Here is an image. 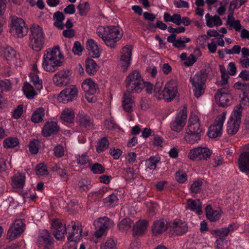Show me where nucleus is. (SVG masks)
<instances>
[{"instance_id":"obj_1","label":"nucleus","mask_w":249,"mask_h":249,"mask_svg":"<svg viewBox=\"0 0 249 249\" xmlns=\"http://www.w3.org/2000/svg\"><path fill=\"white\" fill-rule=\"evenodd\" d=\"M62 58L63 55L60 52L58 46L48 49L43 55L42 68L47 72H53L62 65L63 62L61 60Z\"/></svg>"},{"instance_id":"obj_2","label":"nucleus","mask_w":249,"mask_h":249,"mask_svg":"<svg viewBox=\"0 0 249 249\" xmlns=\"http://www.w3.org/2000/svg\"><path fill=\"white\" fill-rule=\"evenodd\" d=\"M163 83L158 81L156 83L154 89V96L158 100L164 99L167 102L172 101L178 93L177 86L173 80L167 82L163 89Z\"/></svg>"},{"instance_id":"obj_3","label":"nucleus","mask_w":249,"mask_h":249,"mask_svg":"<svg viewBox=\"0 0 249 249\" xmlns=\"http://www.w3.org/2000/svg\"><path fill=\"white\" fill-rule=\"evenodd\" d=\"M126 91L129 92L139 93L144 87V82L138 71L135 70L127 76L125 80Z\"/></svg>"},{"instance_id":"obj_4","label":"nucleus","mask_w":249,"mask_h":249,"mask_svg":"<svg viewBox=\"0 0 249 249\" xmlns=\"http://www.w3.org/2000/svg\"><path fill=\"white\" fill-rule=\"evenodd\" d=\"M207 77L206 70L204 69L197 72L194 76H191L190 82L193 86V90L196 98H199L204 94Z\"/></svg>"},{"instance_id":"obj_5","label":"nucleus","mask_w":249,"mask_h":249,"mask_svg":"<svg viewBox=\"0 0 249 249\" xmlns=\"http://www.w3.org/2000/svg\"><path fill=\"white\" fill-rule=\"evenodd\" d=\"M204 131L203 125H187L184 137V140L186 142L191 144L198 143Z\"/></svg>"},{"instance_id":"obj_6","label":"nucleus","mask_w":249,"mask_h":249,"mask_svg":"<svg viewBox=\"0 0 249 249\" xmlns=\"http://www.w3.org/2000/svg\"><path fill=\"white\" fill-rule=\"evenodd\" d=\"M28 28L21 18L16 16L11 17L10 32L14 36L22 38L28 33Z\"/></svg>"},{"instance_id":"obj_7","label":"nucleus","mask_w":249,"mask_h":249,"mask_svg":"<svg viewBox=\"0 0 249 249\" xmlns=\"http://www.w3.org/2000/svg\"><path fill=\"white\" fill-rule=\"evenodd\" d=\"M103 31L106 36L103 38L104 42L111 48H114L115 43L122 37V34L118 29L115 26H107L103 28Z\"/></svg>"},{"instance_id":"obj_8","label":"nucleus","mask_w":249,"mask_h":249,"mask_svg":"<svg viewBox=\"0 0 249 249\" xmlns=\"http://www.w3.org/2000/svg\"><path fill=\"white\" fill-rule=\"evenodd\" d=\"M212 152L206 147H197L190 150L188 158L193 160H207L211 156Z\"/></svg>"},{"instance_id":"obj_9","label":"nucleus","mask_w":249,"mask_h":249,"mask_svg":"<svg viewBox=\"0 0 249 249\" xmlns=\"http://www.w3.org/2000/svg\"><path fill=\"white\" fill-rule=\"evenodd\" d=\"M94 225L98 228L95 233V235L96 237L100 238L107 229L111 228L114 226V222L107 217L104 216L95 220Z\"/></svg>"},{"instance_id":"obj_10","label":"nucleus","mask_w":249,"mask_h":249,"mask_svg":"<svg viewBox=\"0 0 249 249\" xmlns=\"http://www.w3.org/2000/svg\"><path fill=\"white\" fill-rule=\"evenodd\" d=\"M78 89L74 85H71L61 91L58 96V100L64 104L76 99Z\"/></svg>"},{"instance_id":"obj_11","label":"nucleus","mask_w":249,"mask_h":249,"mask_svg":"<svg viewBox=\"0 0 249 249\" xmlns=\"http://www.w3.org/2000/svg\"><path fill=\"white\" fill-rule=\"evenodd\" d=\"M215 98L216 101L218 100L219 105L222 107L230 106L231 104V95L227 88L218 89L215 94Z\"/></svg>"},{"instance_id":"obj_12","label":"nucleus","mask_w":249,"mask_h":249,"mask_svg":"<svg viewBox=\"0 0 249 249\" xmlns=\"http://www.w3.org/2000/svg\"><path fill=\"white\" fill-rule=\"evenodd\" d=\"M24 226L21 219L16 220L9 228L7 232V238L14 240L18 237L24 231Z\"/></svg>"},{"instance_id":"obj_13","label":"nucleus","mask_w":249,"mask_h":249,"mask_svg":"<svg viewBox=\"0 0 249 249\" xmlns=\"http://www.w3.org/2000/svg\"><path fill=\"white\" fill-rule=\"evenodd\" d=\"M71 74V71L69 70L60 71L53 76V82L59 87L66 86L70 83Z\"/></svg>"},{"instance_id":"obj_14","label":"nucleus","mask_w":249,"mask_h":249,"mask_svg":"<svg viewBox=\"0 0 249 249\" xmlns=\"http://www.w3.org/2000/svg\"><path fill=\"white\" fill-rule=\"evenodd\" d=\"M52 231L55 238L61 240L65 237L66 233V225L59 219H55L52 223Z\"/></svg>"},{"instance_id":"obj_15","label":"nucleus","mask_w":249,"mask_h":249,"mask_svg":"<svg viewBox=\"0 0 249 249\" xmlns=\"http://www.w3.org/2000/svg\"><path fill=\"white\" fill-rule=\"evenodd\" d=\"M132 50V47L131 45H127L122 49L120 65L124 71L127 70L131 64Z\"/></svg>"},{"instance_id":"obj_16","label":"nucleus","mask_w":249,"mask_h":249,"mask_svg":"<svg viewBox=\"0 0 249 249\" xmlns=\"http://www.w3.org/2000/svg\"><path fill=\"white\" fill-rule=\"evenodd\" d=\"M82 88L86 93V97L89 102H92L93 97L91 99L88 97V95H93L99 90L97 85L90 78L85 80L82 84Z\"/></svg>"},{"instance_id":"obj_17","label":"nucleus","mask_w":249,"mask_h":249,"mask_svg":"<svg viewBox=\"0 0 249 249\" xmlns=\"http://www.w3.org/2000/svg\"><path fill=\"white\" fill-rule=\"evenodd\" d=\"M70 226L71 228V231L69 232V236L67 238L68 240L70 242L79 241L82 236V229L81 226L78 224H76L72 221L69 225L68 227Z\"/></svg>"},{"instance_id":"obj_18","label":"nucleus","mask_w":249,"mask_h":249,"mask_svg":"<svg viewBox=\"0 0 249 249\" xmlns=\"http://www.w3.org/2000/svg\"><path fill=\"white\" fill-rule=\"evenodd\" d=\"M51 239L48 231L43 230L39 233L36 245L41 249H48L51 244Z\"/></svg>"},{"instance_id":"obj_19","label":"nucleus","mask_w":249,"mask_h":249,"mask_svg":"<svg viewBox=\"0 0 249 249\" xmlns=\"http://www.w3.org/2000/svg\"><path fill=\"white\" fill-rule=\"evenodd\" d=\"M25 176L24 174L18 173L11 179V185L17 191H21L25 186Z\"/></svg>"},{"instance_id":"obj_20","label":"nucleus","mask_w":249,"mask_h":249,"mask_svg":"<svg viewBox=\"0 0 249 249\" xmlns=\"http://www.w3.org/2000/svg\"><path fill=\"white\" fill-rule=\"evenodd\" d=\"M131 93L126 91L123 97V107L127 112H131L135 107L134 99Z\"/></svg>"},{"instance_id":"obj_21","label":"nucleus","mask_w":249,"mask_h":249,"mask_svg":"<svg viewBox=\"0 0 249 249\" xmlns=\"http://www.w3.org/2000/svg\"><path fill=\"white\" fill-rule=\"evenodd\" d=\"M242 107L240 104L236 106L228 120V124H240L241 122V113Z\"/></svg>"},{"instance_id":"obj_22","label":"nucleus","mask_w":249,"mask_h":249,"mask_svg":"<svg viewBox=\"0 0 249 249\" xmlns=\"http://www.w3.org/2000/svg\"><path fill=\"white\" fill-rule=\"evenodd\" d=\"M205 211L207 219L211 222L218 221L220 218L222 213L220 209L214 210L210 205L206 206Z\"/></svg>"},{"instance_id":"obj_23","label":"nucleus","mask_w":249,"mask_h":249,"mask_svg":"<svg viewBox=\"0 0 249 249\" xmlns=\"http://www.w3.org/2000/svg\"><path fill=\"white\" fill-rule=\"evenodd\" d=\"M239 169L246 174L249 173V152H243L239 159Z\"/></svg>"},{"instance_id":"obj_24","label":"nucleus","mask_w":249,"mask_h":249,"mask_svg":"<svg viewBox=\"0 0 249 249\" xmlns=\"http://www.w3.org/2000/svg\"><path fill=\"white\" fill-rule=\"evenodd\" d=\"M86 47L88 50L89 54L93 58H98L100 55V50L97 43L92 39H89L86 43Z\"/></svg>"},{"instance_id":"obj_25","label":"nucleus","mask_w":249,"mask_h":249,"mask_svg":"<svg viewBox=\"0 0 249 249\" xmlns=\"http://www.w3.org/2000/svg\"><path fill=\"white\" fill-rule=\"evenodd\" d=\"M60 119L63 123L71 124L74 119V110L71 108H66L62 111Z\"/></svg>"},{"instance_id":"obj_26","label":"nucleus","mask_w":249,"mask_h":249,"mask_svg":"<svg viewBox=\"0 0 249 249\" xmlns=\"http://www.w3.org/2000/svg\"><path fill=\"white\" fill-rule=\"evenodd\" d=\"M186 208L196 213L198 215H200L202 213V211L201 210V203L199 199H188L186 203Z\"/></svg>"},{"instance_id":"obj_27","label":"nucleus","mask_w":249,"mask_h":249,"mask_svg":"<svg viewBox=\"0 0 249 249\" xmlns=\"http://www.w3.org/2000/svg\"><path fill=\"white\" fill-rule=\"evenodd\" d=\"M172 226L178 235L184 234L188 231V226L186 223L180 220H175L173 222Z\"/></svg>"},{"instance_id":"obj_28","label":"nucleus","mask_w":249,"mask_h":249,"mask_svg":"<svg viewBox=\"0 0 249 249\" xmlns=\"http://www.w3.org/2000/svg\"><path fill=\"white\" fill-rule=\"evenodd\" d=\"M237 227L234 223L230 224L227 227L213 230V233L219 236H227L237 229Z\"/></svg>"},{"instance_id":"obj_29","label":"nucleus","mask_w":249,"mask_h":249,"mask_svg":"<svg viewBox=\"0 0 249 249\" xmlns=\"http://www.w3.org/2000/svg\"><path fill=\"white\" fill-rule=\"evenodd\" d=\"M167 229L166 225L163 220H157L155 221L152 226V232L155 235L161 234Z\"/></svg>"},{"instance_id":"obj_30","label":"nucleus","mask_w":249,"mask_h":249,"mask_svg":"<svg viewBox=\"0 0 249 249\" xmlns=\"http://www.w3.org/2000/svg\"><path fill=\"white\" fill-rule=\"evenodd\" d=\"M29 39H44L41 27L38 25L33 24L30 28Z\"/></svg>"},{"instance_id":"obj_31","label":"nucleus","mask_w":249,"mask_h":249,"mask_svg":"<svg viewBox=\"0 0 249 249\" xmlns=\"http://www.w3.org/2000/svg\"><path fill=\"white\" fill-rule=\"evenodd\" d=\"M222 125H210L207 135L210 138L215 139L221 136Z\"/></svg>"},{"instance_id":"obj_32","label":"nucleus","mask_w":249,"mask_h":249,"mask_svg":"<svg viewBox=\"0 0 249 249\" xmlns=\"http://www.w3.org/2000/svg\"><path fill=\"white\" fill-rule=\"evenodd\" d=\"M147 228V222L146 220H139L133 227V233L135 235H140L146 231Z\"/></svg>"},{"instance_id":"obj_33","label":"nucleus","mask_w":249,"mask_h":249,"mask_svg":"<svg viewBox=\"0 0 249 249\" xmlns=\"http://www.w3.org/2000/svg\"><path fill=\"white\" fill-rule=\"evenodd\" d=\"M45 115L44 109L43 107L37 108L33 113L31 120L35 124L39 123L43 120Z\"/></svg>"},{"instance_id":"obj_34","label":"nucleus","mask_w":249,"mask_h":249,"mask_svg":"<svg viewBox=\"0 0 249 249\" xmlns=\"http://www.w3.org/2000/svg\"><path fill=\"white\" fill-rule=\"evenodd\" d=\"M187 107L184 106L182 109L178 113L175 119L177 124H185L187 120Z\"/></svg>"},{"instance_id":"obj_35","label":"nucleus","mask_w":249,"mask_h":249,"mask_svg":"<svg viewBox=\"0 0 249 249\" xmlns=\"http://www.w3.org/2000/svg\"><path fill=\"white\" fill-rule=\"evenodd\" d=\"M98 69L96 62L92 59L88 58L86 61V71L89 74H94Z\"/></svg>"},{"instance_id":"obj_36","label":"nucleus","mask_w":249,"mask_h":249,"mask_svg":"<svg viewBox=\"0 0 249 249\" xmlns=\"http://www.w3.org/2000/svg\"><path fill=\"white\" fill-rule=\"evenodd\" d=\"M76 120L81 124H91L93 123V120L82 111L77 114Z\"/></svg>"},{"instance_id":"obj_37","label":"nucleus","mask_w":249,"mask_h":249,"mask_svg":"<svg viewBox=\"0 0 249 249\" xmlns=\"http://www.w3.org/2000/svg\"><path fill=\"white\" fill-rule=\"evenodd\" d=\"M35 89V87L34 88L32 85L28 83H25L22 87V90L28 99H32L36 95Z\"/></svg>"},{"instance_id":"obj_38","label":"nucleus","mask_w":249,"mask_h":249,"mask_svg":"<svg viewBox=\"0 0 249 249\" xmlns=\"http://www.w3.org/2000/svg\"><path fill=\"white\" fill-rule=\"evenodd\" d=\"M58 125H44L42 129V134L47 137L55 134L59 130Z\"/></svg>"},{"instance_id":"obj_39","label":"nucleus","mask_w":249,"mask_h":249,"mask_svg":"<svg viewBox=\"0 0 249 249\" xmlns=\"http://www.w3.org/2000/svg\"><path fill=\"white\" fill-rule=\"evenodd\" d=\"M30 46L35 51H39L43 48L44 39H29Z\"/></svg>"},{"instance_id":"obj_40","label":"nucleus","mask_w":249,"mask_h":249,"mask_svg":"<svg viewBox=\"0 0 249 249\" xmlns=\"http://www.w3.org/2000/svg\"><path fill=\"white\" fill-rule=\"evenodd\" d=\"M4 58L7 61H14L16 53V51L10 47H7L3 49Z\"/></svg>"},{"instance_id":"obj_41","label":"nucleus","mask_w":249,"mask_h":249,"mask_svg":"<svg viewBox=\"0 0 249 249\" xmlns=\"http://www.w3.org/2000/svg\"><path fill=\"white\" fill-rule=\"evenodd\" d=\"M133 224V221L129 218L122 219L118 225L119 230L121 231H127Z\"/></svg>"},{"instance_id":"obj_42","label":"nucleus","mask_w":249,"mask_h":249,"mask_svg":"<svg viewBox=\"0 0 249 249\" xmlns=\"http://www.w3.org/2000/svg\"><path fill=\"white\" fill-rule=\"evenodd\" d=\"M160 158L158 157H151L146 160L145 166L147 168L154 170L156 169L157 164L159 163Z\"/></svg>"},{"instance_id":"obj_43","label":"nucleus","mask_w":249,"mask_h":249,"mask_svg":"<svg viewBox=\"0 0 249 249\" xmlns=\"http://www.w3.org/2000/svg\"><path fill=\"white\" fill-rule=\"evenodd\" d=\"M109 142L107 138H102L97 143L96 146V151L98 153H101L108 147Z\"/></svg>"},{"instance_id":"obj_44","label":"nucleus","mask_w":249,"mask_h":249,"mask_svg":"<svg viewBox=\"0 0 249 249\" xmlns=\"http://www.w3.org/2000/svg\"><path fill=\"white\" fill-rule=\"evenodd\" d=\"M30 77L31 82L35 87L36 89L40 90L42 89V80L39 79L38 76L36 74L31 73Z\"/></svg>"},{"instance_id":"obj_45","label":"nucleus","mask_w":249,"mask_h":249,"mask_svg":"<svg viewBox=\"0 0 249 249\" xmlns=\"http://www.w3.org/2000/svg\"><path fill=\"white\" fill-rule=\"evenodd\" d=\"M222 24V21L218 16L212 17L207 20L206 24L209 27H213L214 26H220Z\"/></svg>"},{"instance_id":"obj_46","label":"nucleus","mask_w":249,"mask_h":249,"mask_svg":"<svg viewBox=\"0 0 249 249\" xmlns=\"http://www.w3.org/2000/svg\"><path fill=\"white\" fill-rule=\"evenodd\" d=\"M233 87L236 89H240L243 91L244 96L243 98L242 101H246V99L248 101L249 100V98L247 97L245 95V90L249 89V84L238 82L234 84Z\"/></svg>"},{"instance_id":"obj_47","label":"nucleus","mask_w":249,"mask_h":249,"mask_svg":"<svg viewBox=\"0 0 249 249\" xmlns=\"http://www.w3.org/2000/svg\"><path fill=\"white\" fill-rule=\"evenodd\" d=\"M18 144V140L15 138H8L3 141V146L5 148H13Z\"/></svg>"},{"instance_id":"obj_48","label":"nucleus","mask_w":249,"mask_h":249,"mask_svg":"<svg viewBox=\"0 0 249 249\" xmlns=\"http://www.w3.org/2000/svg\"><path fill=\"white\" fill-rule=\"evenodd\" d=\"M36 173L38 176H46L48 174L47 167L43 163H39L36 166Z\"/></svg>"},{"instance_id":"obj_49","label":"nucleus","mask_w":249,"mask_h":249,"mask_svg":"<svg viewBox=\"0 0 249 249\" xmlns=\"http://www.w3.org/2000/svg\"><path fill=\"white\" fill-rule=\"evenodd\" d=\"M78 13L81 16H86L89 9V4L88 2H85L83 3H80L77 6Z\"/></svg>"},{"instance_id":"obj_50","label":"nucleus","mask_w":249,"mask_h":249,"mask_svg":"<svg viewBox=\"0 0 249 249\" xmlns=\"http://www.w3.org/2000/svg\"><path fill=\"white\" fill-rule=\"evenodd\" d=\"M116 247V243L112 238H108L101 245V249H114Z\"/></svg>"},{"instance_id":"obj_51","label":"nucleus","mask_w":249,"mask_h":249,"mask_svg":"<svg viewBox=\"0 0 249 249\" xmlns=\"http://www.w3.org/2000/svg\"><path fill=\"white\" fill-rule=\"evenodd\" d=\"M202 182L200 180H197L193 182L190 187V191L192 194L195 195L199 193L201 190Z\"/></svg>"},{"instance_id":"obj_52","label":"nucleus","mask_w":249,"mask_h":249,"mask_svg":"<svg viewBox=\"0 0 249 249\" xmlns=\"http://www.w3.org/2000/svg\"><path fill=\"white\" fill-rule=\"evenodd\" d=\"M7 164L6 160L3 158L0 157V176L3 178L5 176H7Z\"/></svg>"},{"instance_id":"obj_53","label":"nucleus","mask_w":249,"mask_h":249,"mask_svg":"<svg viewBox=\"0 0 249 249\" xmlns=\"http://www.w3.org/2000/svg\"><path fill=\"white\" fill-rule=\"evenodd\" d=\"M39 141L38 140H34L30 142L29 144V151L32 154H36L39 149Z\"/></svg>"},{"instance_id":"obj_54","label":"nucleus","mask_w":249,"mask_h":249,"mask_svg":"<svg viewBox=\"0 0 249 249\" xmlns=\"http://www.w3.org/2000/svg\"><path fill=\"white\" fill-rule=\"evenodd\" d=\"M105 203L109 205L115 206L118 201V199L116 195L113 194L108 196L105 199Z\"/></svg>"},{"instance_id":"obj_55","label":"nucleus","mask_w":249,"mask_h":249,"mask_svg":"<svg viewBox=\"0 0 249 249\" xmlns=\"http://www.w3.org/2000/svg\"><path fill=\"white\" fill-rule=\"evenodd\" d=\"M242 50L243 48L241 49L240 46L236 45H234L231 49H225V52L228 54H238L241 52L242 53Z\"/></svg>"},{"instance_id":"obj_56","label":"nucleus","mask_w":249,"mask_h":249,"mask_svg":"<svg viewBox=\"0 0 249 249\" xmlns=\"http://www.w3.org/2000/svg\"><path fill=\"white\" fill-rule=\"evenodd\" d=\"M176 178L178 182L183 183L186 181L187 176L185 172L179 171L176 173Z\"/></svg>"},{"instance_id":"obj_57","label":"nucleus","mask_w":249,"mask_h":249,"mask_svg":"<svg viewBox=\"0 0 249 249\" xmlns=\"http://www.w3.org/2000/svg\"><path fill=\"white\" fill-rule=\"evenodd\" d=\"M190 41V39L189 38L184 37L183 39L181 38H180L176 40V42H174L173 45L177 48L185 47V43Z\"/></svg>"},{"instance_id":"obj_58","label":"nucleus","mask_w":249,"mask_h":249,"mask_svg":"<svg viewBox=\"0 0 249 249\" xmlns=\"http://www.w3.org/2000/svg\"><path fill=\"white\" fill-rule=\"evenodd\" d=\"M91 170L94 174H101L105 171V168L98 163L94 164L91 167Z\"/></svg>"},{"instance_id":"obj_59","label":"nucleus","mask_w":249,"mask_h":249,"mask_svg":"<svg viewBox=\"0 0 249 249\" xmlns=\"http://www.w3.org/2000/svg\"><path fill=\"white\" fill-rule=\"evenodd\" d=\"M77 162L81 165H84L89 161V156L86 154H82L76 157Z\"/></svg>"},{"instance_id":"obj_60","label":"nucleus","mask_w":249,"mask_h":249,"mask_svg":"<svg viewBox=\"0 0 249 249\" xmlns=\"http://www.w3.org/2000/svg\"><path fill=\"white\" fill-rule=\"evenodd\" d=\"M83 48L81 43L79 41H75L74 44V46L72 48V52L75 54L80 55L81 54Z\"/></svg>"},{"instance_id":"obj_61","label":"nucleus","mask_w":249,"mask_h":249,"mask_svg":"<svg viewBox=\"0 0 249 249\" xmlns=\"http://www.w3.org/2000/svg\"><path fill=\"white\" fill-rule=\"evenodd\" d=\"M64 149L63 146L58 145L54 148V154L57 157H61L64 155Z\"/></svg>"},{"instance_id":"obj_62","label":"nucleus","mask_w":249,"mask_h":249,"mask_svg":"<svg viewBox=\"0 0 249 249\" xmlns=\"http://www.w3.org/2000/svg\"><path fill=\"white\" fill-rule=\"evenodd\" d=\"M109 153L114 159L118 160L121 156L122 151L119 149L111 148Z\"/></svg>"},{"instance_id":"obj_63","label":"nucleus","mask_w":249,"mask_h":249,"mask_svg":"<svg viewBox=\"0 0 249 249\" xmlns=\"http://www.w3.org/2000/svg\"><path fill=\"white\" fill-rule=\"evenodd\" d=\"M239 129V125H227V132L229 135L235 134Z\"/></svg>"},{"instance_id":"obj_64","label":"nucleus","mask_w":249,"mask_h":249,"mask_svg":"<svg viewBox=\"0 0 249 249\" xmlns=\"http://www.w3.org/2000/svg\"><path fill=\"white\" fill-rule=\"evenodd\" d=\"M196 61V59L195 55L193 54H191L189 56L186 58V60L184 62V64L188 67L192 66L195 62Z\"/></svg>"}]
</instances>
